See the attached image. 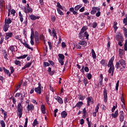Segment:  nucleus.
Returning a JSON list of instances; mask_svg holds the SVG:
<instances>
[{
    "label": "nucleus",
    "instance_id": "18",
    "mask_svg": "<svg viewBox=\"0 0 127 127\" xmlns=\"http://www.w3.org/2000/svg\"><path fill=\"white\" fill-rule=\"evenodd\" d=\"M8 28H9V25L7 24H4L3 27V30L5 32H6L7 30H8Z\"/></svg>",
    "mask_w": 127,
    "mask_h": 127
},
{
    "label": "nucleus",
    "instance_id": "2",
    "mask_svg": "<svg viewBox=\"0 0 127 127\" xmlns=\"http://www.w3.org/2000/svg\"><path fill=\"white\" fill-rule=\"evenodd\" d=\"M115 60V57H113L111 58L108 64V66L110 67L108 70L109 74L111 73V76H114V72H115V66H114V61Z\"/></svg>",
    "mask_w": 127,
    "mask_h": 127
},
{
    "label": "nucleus",
    "instance_id": "32",
    "mask_svg": "<svg viewBox=\"0 0 127 127\" xmlns=\"http://www.w3.org/2000/svg\"><path fill=\"white\" fill-rule=\"evenodd\" d=\"M81 7H82V4L77 5L74 7V9L75 10H76V11L79 10V9H80V8H81Z\"/></svg>",
    "mask_w": 127,
    "mask_h": 127
},
{
    "label": "nucleus",
    "instance_id": "19",
    "mask_svg": "<svg viewBox=\"0 0 127 127\" xmlns=\"http://www.w3.org/2000/svg\"><path fill=\"white\" fill-rule=\"evenodd\" d=\"M12 22V21H11V19H10V18H5V24H8L9 25V24H10V23Z\"/></svg>",
    "mask_w": 127,
    "mask_h": 127
},
{
    "label": "nucleus",
    "instance_id": "20",
    "mask_svg": "<svg viewBox=\"0 0 127 127\" xmlns=\"http://www.w3.org/2000/svg\"><path fill=\"white\" fill-rule=\"evenodd\" d=\"M31 63H27L22 68V70H25V69H26V68H29V67H30L31 66Z\"/></svg>",
    "mask_w": 127,
    "mask_h": 127
},
{
    "label": "nucleus",
    "instance_id": "45",
    "mask_svg": "<svg viewBox=\"0 0 127 127\" xmlns=\"http://www.w3.org/2000/svg\"><path fill=\"white\" fill-rule=\"evenodd\" d=\"M83 83L84 84L85 87L86 86H87V84H88V79L87 78H84L83 79Z\"/></svg>",
    "mask_w": 127,
    "mask_h": 127
},
{
    "label": "nucleus",
    "instance_id": "49",
    "mask_svg": "<svg viewBox=\"0 0 127 127\" xmlns=\"http://www.w3.org/2000/svg\"><path fill=\"white\" fill-rule=\"evenodd\" d=\"M119 54L120 56H123V55H124V50L122 49H120Z\"/></svg>",
    "mask_w": 127,
    "mask_h": 127
},
{
    "label": "nucleus",
    "instance_id": "60",
    "mask_svg": "<svg viewBox=\"0 0 127 127\" xmlns=\"http://www.w3.org/2000/svg\"><path fill=\"white\" fill-rule=\"evenodd\" d=\"M30 38H34V32L33 31L31 32Z\"/></svg>",
    "mask_w": 127,
    "mask_h": 127
},
{
    "label": "nucleus",
    "instance_id": "52",
    "mask_svg": "<svg viewBox=\"0 0 127 127\" xmlns=\"http://www.w3.org/2000/svg\"><path fill=\"white\" fill-rule=\"evenodd\" d=\"M51 20L53 22H55V21L56 20V17H55V16H54V15L52 16Z\"/></svg>",
    "mask_w": 127,
    "mask_h": 127
},
{
    "label": "nucleus",
    "instance_id": "21",
    "mask_svg": "<svg viewBox=\"0 0 127 127\" xmlns=\"http://www.w3.org/2000/svg\"><path fill=\"white\" fill-rule=\"evenodd\" d=\"M41 111L43 114L45 115L46 114V109H45V105L42 104L41 106Z\"/></svg>",
    "mask_w": 127,
    "mask_h": 127
},
{
    "label": "nucleus",
    "instance_id": "51",
    "mask_svg": "<svg viewBox=\"0 0 127 127\" xmlns=\"http://www.w3.org/2000/svg\"><path fill=\"white\" fill-rule=\"evenodd\" d=\"M0 124L2 127H5V123H4V121H1Z\"/></svg>",
    "mask_w": 127,
    "mask_h": 127
},
{
    "label": "nucleus",
    "instance_id": "9",
    "mask_svg": "<svg viewBox=\"0 0 127 127\" xmlns=\"http://www.w3.org/2000/svg\"><path fill=\"white\" fill-rule=\"evenodd\" d=\"M12 36H13V33H12V32L6 33L5 39V40H8V39H9V38H11Z\"/></svg>",
    "mask_w": 127,
    "mask_h": 127
},
{
    "label": "nucleus",
    "instance_id": "4",
    "mask_svg": "<svg viewBox=\"0 0 127 127\" xmlns=\"http://www.w3.org/2000/svg\"><path fill=\"white\" fill-rule=\"evenodd\" d=\"M14 38L15 39H18L19 40V41L22 43V44L24 45V46H25V47H26V48H28V49H30V50H31L32 51H33V48L30 47V46H29V45H28V44L26 43H23L22 42V39H20L19 38V35H16L14 36Z\"/></svg>",
    "mask_w": 127,
    "mask_h": 127
},
{
    "label": "nucleus",
    "instance_id": "63",
    "mask_svg": "<svg viewBox=\"0 0 127 127\" xmlns=\"http://www.w3.org/2000/svg\"><path fill=\"white\" fill-rule=\"evenodd\" d=\"M96 15L97 17H99V16H100V15H101V12H100V11H98V12L96 14Z\"/></svg>",
    "mask_w": 127,
    "mask_h": 127
},
{
    "label": "nucleus",
    "instance_id": "38",
    "mask_svg": "<svg viewBox=\"0 0 127 127\" xmlns=\"http://www.w3.org/2000/svg\"><path fill=\"white\" fill-rule=\"evenodd\" d=\"M46 101L48 105H50V103H49V95H47L46 96Z\"/></svg>",
    "mask_w": 127,
    "mask_h": 127
},
{
    "label": "nucleus",
    "instance_id": "23",
    "mask_svg": "<svg viewBox=\"0 0 127 127\" xmlns=\"http://www.w3.org/2000/svg\"><path fill=\"white\" fill-rule=\"evenodd\" d=\"M69 11H71V12H72L73 14H74V15H77L78 14V12L75 11L74 7L70 8Z\"/></svg>",
    "mask_w": 127,
    "mask_h": 127
},
{
    "label": "nucleus",
    "instance_id": "8",
    "mask_svg": "<svg viewBox=\"0 0 127 127\" xmlns=\"http://www.w3.org/2000/svg\"><path fill=\"white\" fill-rule=\"evenodd\" d=\"M104 100L105 103L108 102V91L106 89H104L103 91Z\"/></svg>",
    "mask_w": 127,
    "mask_h": 127
},
{
    "label": "nucleus",
    "instance_id": "44",
    "mask_svg": "<svg viewBox=\"0 0 127 127\" xmlns=\"http://www.w3.org/2000/svg\"><path fill=\"white\" fill-rule=\"evenodd\" d=\"M120 85V81L118 80L116 85V90L118 91L119 90V86Z\"/></svg>",
    "mask_w": 127,
    "mask_h": 127
},
{
    "label": "nucleus",
    "instance_id": "39",
    "mask_svg": "<svg viewBox=\"0 0 127 127\" xmlns=\"http://www.w3.org/2000/svg\"><path fill=\"white\" fill-rule=\"evenodd\" d=\"M58 60H59V63H60L61 65H62V66H63V65H64V60L58 59Z\"/></svg>",
    "mask_w": 127,
    "mask_h": 127
},
{
    "label": "nucleus",
    "instance_id": "31",
    "mask_svg": "<svg viewBox=\"0 0 127 127\" xmlns=\"http://www.w3.org/2000/svg\"><path fill=\"white\" fill-rule=\"evenodd\" d=\"M117 24L118 23L117 22L115 21L114 22L113 28L114 29L115 32L118 30V26H117Z\"/></svg>",
    "mask_w": 127,
    "mask_h": 127
},
{
    "label": "nucleus",
    "instance_id": "12",
    "mask_svg": "<svg viewBox=\"0 0 127 127\" xmlns=\"http://www.w3.org/2000/svg\"><path fill=\"white\" fill-rule=\"evenodd\" d=\"M54 98L57 102H58V103H59V104H63V99H62L61 97L56 95L54 97Z\"/></svg>",
    "mask_w": 127,
    "mask_h": 127
},
{
    "label": "nucleus",
    "instance_id": "26",
    "mask_svg": "<svg viewBox=\"0 0 127 127\" xmlns=\"http://www.w3.org/2000/svg\"><path fill=\"white\" fill-rule=\"evenodd\" d=\"M16 48V46H11L9 47V49L11 51V52H14L15 51V49Z\"/></svg>",
    "mask_w": 127,
    "mask_h": 127
},
{
    "label": "nucleus",
    "instance_id": "55",
    "mask_svg": "<svg viewBox=\"0 0 127 127\" xmlns=\"http://www.w3.org/2000/svg\"><path fill=\"white\" fill-rule=\"evenodd\" d=\"M48 43L49 44L50 49V50L52 49V48H53V47H52V44L51 43V42H48Z\"/></svg>",
    "mask_w": 127,
    "mask_h": 127
},
{
    "label": "nucleus",
    "instance_id": "6",
    "mask_svg": "<svg viewBox=\"0 0 127 127\" xmlns=\"http://www.w3.org/2000/svg\"><path fill=\"white\" fill-rule=\"evenodd\" d=\"M86 100L87 102V106H90L91 105L94 104V99H93V97L90 96L87 98Z\"/></svg>",
    "mask_w": 127,
    "mask_h": 127
},
{
    "label": "nucleus",
    "instance_id": "3",
    "mask_svg": "<svg viewBox=\"0 0 127 127\" xmlns=\"http://www.w3.org/2000/svg\"><path fill=\"white\" fill-rule=\"evenodd\" d=\"M23 111V107L21 103H18L17 108V115L19 117V119L22 117V111Z\"/></svg>",
    "mask_w": 127,
    "mask_h": 127
},
{
    "label": "nucleus",
    "instance_id": "17",
    "mask_svg": "<svg viewBox=\"0 0 127 127\" xmlns=\"http://www.w3.org/2000/svg\"><path fill=\"white\" fill-rule=\"evenodd\" d=\"M29 18L31 20H36V19H39V16H36L34 15H30Z\"/></svg>",
    "mask_w": 127,
    "mask_h": 127
},
{
    "label": "nucleus",
    "instance_id": "47",
    "mask_svg": "<svg viewBox=\"0 0 127 127\" xmlns=\"http://www.w3.org/2000/svg\"><path fill=\"white\" fill-rule=\"evenodd\" d=\"M14 63L16 65H20L21 64V62H20V61H17V60L15 61Z\"/></svg>",
    "mask_w": 127,
    "mask_h": 127
},
{
    "label": "nucleus",
    "instance_id": "40",
    "mask_svg": "<svg viewBox=\"0 0 127 127\" xmlns=\"http://www.w3.org/2000/svg\"><path fill=\"white\" fill-rule=\"evenodd\" d=\"M38 125V121L36 119L34 121L32 127H35V126Z\"/></svg>",
    "mask_w": 127,
    "mask_h": 127
},
{
    "label": "nucleus",
    "instance_id": "37",
    "mask_svg": "<svg viewBox=\"0 0 127 127\" xmlns=\"http://www.w3.org/2000/svg\"><path fill=\"white\" fill-rule=\"evenodd\" d=\"M83 36L86 37V39L88 40V39H89V33H88V32H85Z\"/></svg>",
    "mask_w": 127,
    "mask_h": 127
},
{
    "label": "nucleus",
    "instance_id": "61",
    "mask_svg": "<svg viewBox=\"0 0 127 127\" xmlns=\"http://www.w3.org/2000/svg\"><path fill=\"white\" fill-rule=\"evenodd\" d=\"M44 64L45 67H46V66H50V64L47 62H44Z\"/></svg>",
    "mask_w": 127,
    "mask_h": 127
},
{
    "label": "nucleus",
    "instance_id": "50",
    "mask_svg": "<svg viewBox=\"0 0 127 127\" xmlns=\"http://www.w3.org/2000/svg\"><path fill=\"white\" fill-rule=\"evenodd\" d=\"M28 123V118H26L24 127H27V123Z\"/></svg>",
    "mask_w": 127,
    "mask_h": 127
},
{
    "label": "nucleus",
    "instance_id": "57",
    "mask_svg": "<svg viewBox=\"0 0 127 127\" xmlns=\"http://www.w3.org/2000/svg\"><path fill=\"white\" fill-rule=\"evenodd\" d=\"M0 81H1L2 83H4V82L5 81L4 78L2 76H0Z\"/></svg>",
    "mask_w": 127,
    "mask_h": 127
},
{
    "label": "nucleus",
    "instance_id": "42",
    "mask_svg": "<svg viewBox=\"0 0 127 127\" xmlns=\"http://www.w3.org/2000/svg\"><path fill=\"white\" fill-rule=\"evenodd\" d=\"M123 22L125 26L127 25V15H126V18H125L124 19Z\"/></svg>",
    "mask_w": 127,
    "mask_h": 127
},
{
    "label": "nucleus",
    "instance_id": "59",
    "mask_svg": "<svg viewBox=\"0 0 127 127\" xmlns=\"http://www.w3.org/2000/svg\"><path fill=\"white\" fill-rule=\"evenodd\" d=\"M97 25H98V24H97V22H94L92 24V27H93V28H96V27H97Z\"/></svg>",
    "mask_w": 127,
    "mask_h": 127
},
{
    "label": "nucleus",
    "instance_id": "35",
    "mask_svg": "<svg viewBox=\"0 0 127 127\" xmlns=\"http://www.w3.org/2000/svg\"><path fill=\"white\" fill-rule=\"evenodd\" d=\"M100 64H101V65H102L103 66H105V65H107V62L105 60H102L100 62Z\"/></svg>",
    "mask_w": 127,
    "mask_h": 127
},
{
    "label": "nucleus",
    "instance_id": "13",
    "mask_svg": "<svg viewBox=\"0 0 127 127\" xmlns=\"http://www.w3.org/2000/svg\"><path fill=\"white\" fill-rule=\"evenodd\" d=\"M27 110L28 112H29L30 111H33V110H34V105L32 104H28Z\"/></svg>",
    "mask_w": 127,
    "mask_h": 127
},
{
    "label": "nucleus",
    "instance_id": "34",
    "mask_svg": "<svg viewBox=\"0 0 127 127\" xmlns=\"http://www.w3.org/2000/svg\"><path fill=\"white\" fill-rule=\"evenodd\" d=\"M27 57V55H24L20 57H17V59H24Z\"/></svg>",
    "mask_w": 127,
    "mask_h": 127
},
{
    "label": "nucleus",
    "instance_id": "54",
    "mask_svg": "<svg viewBox=\"0 0 127 127\" xmlns=\"http://www.w3.org/2000/svg\"><path fill=\"white\" fill-rule=\"evenodd\" d=\"M10 70L11 74H12L13 73V72H14V68H13V66H11L10 67Z\"/></svg>",
    "mask_w": 127,
    "mask_h": 127
},
{
    "label": "nucleus",
    "instance_id": "46",
    "mask_svg": "<svg viewBox=\"0 0 127 127\" xmlns=\"http://www.w3.org/2000/svg\"><path fill=\"white\" fill-rule=\"evenodd\" d=\"M57 7H59V8H61V9H62L63 10L64 9L63 8V7H62V5H61V4H60V3L58 2L57 3Z\"/></svg>",
    "mask_w": 127,
    "mask_h": 127
},
{
    "label": "nucleus",
    "instance_id": "10",
    "mask_svg": "<svg viewBox=\"0 0 127 127\" xmlns=\"http://www.w3.org/2000/svg\"><path fill=\"white\" fill-rule=\"evenodd\" d=\"M83 103L82 101H79L76 103L75 106L73 107V109H75V108H78V109H81L82 106H83Z\"/></svg>",
    "mask_w": 127,
    "mask_h": 127
},
{
    "label": "nucleus",
    "instance_id": "5",
    "mask_svg": "<svg viewBox=\"0 0 127 127\" xmlns=\"http://www.w3.org/2000/svg\"><path fill=\"white\" fill-rule=\"evenodd\" d=\"M23 9L25 13H31V12L33 11L32 8L30 7L29 4L28 3H27V5L24 7Z\"/></svg>",
    "mask_w": 127,
    "mask_h": 127
},
{
    "label": "nucleus",
    "instance_id": "22",
    "mask_svg": "<svg viewBox=\"0 0 127 127\" xmlns=\"http://www.w3.org/2000/svg\"><path fill=\"white\" fill-rule=\"evenodd\" d=\"M0 6L1 7H5V1L4 0H0Z\"/></svg>",
    "mask_w": 127,
    "mask_h": 127
},
{
    "label": "nucleus",
    "instance_id": "27",
    "mask_svg": "<svg viewBox=\"0 0 127 127\" xmlns=\"http://www.w3.org/2000/svg\"><path fill=\"white\" fill-rule=\"evenodd\" d=\"M122 29L124 32V35L127 38V29L125 27H123Z\"/></svg>",
    "mask_w": 127,
    "mask_h": 127
},
{
    "label": "nucleus",
    "instance_id": "41",
    "mask_svg": "<svg viewBox=\"0 0 127 127\" xmlns=\"http://www.w3.org/2000/svg\"><path fill=\"white\" fill-rule=\"evenodd\" d=\"M83 33H79V38L80 39H84V34Z\"/></svg>",
    "mask_w": 127,
    "mask_h": 127
},
{
    "label": "nucleus",
    "instance_id": "64",
    "mask_svg": "<svg viewBox=\"0 0 127 127\" xmlns=\"http://www.w3.org/2000/svg\"><path fill=\"white\" fill-rule=\"evenodd\" d=\"M31 102L33 103V104H35L36 105H37V102L34 99H31Z\"/></svg>",
    "mask_w": 127,
    "mask_h": 127
},
{
    "label": "nucleus",
    "instance_id": "11",
    "mask_svg": "<svg viewBox=\"0 0 127 127\" xmlns=\"http://www.w3.org/2000/svg\"><path fill=\"white\" fill-rule=\"evenodd\" d=\"M97 11H100V8L98 7H93L91 11V13L92 14H95Z\"/></svg>",
    "mask_w": 127,
    "mask_h": 127
},
{
    "label": "nucleus",
    "instance_id": "14",
    "mask_svg": "<svg viewBox=\"0 0 127 127\" xmlns=\"http://www.w3.org/2000/svg\"><path fill=\"white\" fill-rule=\"evenodd\" d=\"M118 116H119V110L116 111L115 113L111 114V117L113 119H117V118H118Z\"/></svg>",
    "mask_w": 127,
    "mask_h": 127
},
{
    "label": "nucleus",
    "instance_id": "16",
    "mask_svg": "<svg viewBox=\"0 0 127 127\" xmlns=\"http://www.w3.org/2000/svg\"><path fill=\"white\" fill-rule=\"evenodd\" d=\"M35 91L37 94L40 95L41 94V87L40 85H39L38 87L36 88Z\"/></svg>",
    "mask_w": 127,
    "mask_h": 127
},
{
    "label": "nucleus",
    "instance_id": "62",
    "mask_svg": "<svg viewBox=\"0 0 127 127\" xmlns=\"http://www.w3.org/2000/svg\"><path fill=\"white\" fill-rule=\"evenodd\" d=\"M15 10L12 9L11 11V14H12L13 15H14V14H15Z\"/></svg>",
    "mask_w": 127,
    "mask_h": 127
},
{
    "label": "nucleus",
    "instance_id": "43",
    "mask_svg": "<svg viewBox=\"0 0 127 127\" xmlns=\"http://www.w3.org/2000/svg\"><path fill=\"white\" fill-rule=\"evenodd\" d=\"M99 109H100V103H98L97 104V106L95 108V112H96V113H98V112H99Z\"/></svg>",
    "mask_w": 127,
    "mask_h": 127
},
{
    "label": "nucleus",
    "instance_id": "24",
    "mask_svg": "<svg viewBox=\"0 0 127 127\" xmlns=\"http://www.w3.org/2000/svg\"><path fill=\"white\" fill-rule=\"evenodd\" d=\"M79 45H82L83 47H85V46H87V43L85 41H81L79 42Z\"/></svg>",
    "mask_w": 127,
    "mask_h": 127
},
{
    "label": "nucleus",
    "instance_id": "36",
    "mask_svg": "<svg viewBox=\"0 0 127 127\" xmlns=\"http://www.w3.org/2000/svg\"><path fill=\"white\" fill-rule=\"evenodd\" d=\"M57 11L60 15H64V13L59 8H57Z\"/></svg>",
    "mask_w": 127,
    "mask_h": 127
},
{
    "label": "nucleus",
    "instance_id": "48",
    "mask_svg": "<svg viewBox=\"0 0 127 127\" xmlns=\"http://www.w3.org/2000/svg\"><path fill=\"white\" fill-rule=\"evenodd\" d=\"M124 49H125V51H127V39H126V40H125Z\"/></svg>",
    "mask_w": 127,
    "mask_h": 127
},
{
    "label": "nucleus",
    "instance_id": "28",
    "mask_svg": "<svg viewBox=\"0 0 127 127\" xmlns=\"http://www.w3.org/2000/svg\"><path fill=\"white\" fill-rule=\"evenodd\" d=\"M3 71L4 73H6L7 75H8L9 77H10V73H9V70L5 68V67H3Z\"/></svg>",
    "mask_w": 127,
    "mask_h": 127
},
{
    "label": "nucleus",
    "instance_id": "56",
    "mask_svg": "<svg viewBox=\"0 0 127 127\" xmlns=\"http://www.w3.org/2000/svg\"><path fill=\"white\" fill-rule=\"evenodd\" d=\"M86 30V27H82V28L81 29V31H80V33H83L85 32V31Z\"/></svg>",
    "mask_w": 127,
    "mask_h": 127
},
{
    "label": "nucleus",
    "instance_id": "25",
    "mask_svg": "<svg viewBox=\"0 0 127 127\" xmlns=\"http://www.w3.org/2000/svg\"><path fill=\"white\" fill-rule=\"evenodd\" d=\"M67 112L66 111H63L61 113V116L63 119H65V118L67 117Z\"/></svg>",
    "mask_w": 127,
    "mask_h": 127
},
{
    "label": "nucleus",
    "instance_id": "7",
    "mask_svg": "<svg viewBox=\"0 0 127 127\" xmlns=\"http://www.w3.org/2000/svg\"><path fill=\"white\" fill-rule=\"evenodd\" d=\"M120 121L121 123H123L125 121V113L124 111H121L120 112Z\"/></svg>",
    "mask_w": 127,
    "mask_h": 127
},
{
    "label": "nucleus",
    "instance_id": "33",
    "mask_svg": "<svg viewBox=\"0 0 127 127\" xmlns=\"http://www.w3.org/2000/svg\"><path fill=\"white\" fill-rule=\"evenodd\" d=\"M58 56H59V59H62V60H64L65 59V56H64V55H63V54H59V55H58Z\"/></svg>",
    "mask_w": 127,
    "mask_h": 127
},
{
    "label": "nucleus",
    "instance_id": "58",
    "mask_svg": "<svg viewBox=\"0 0 127 127\" xmlns=\"http://www.w3.org/2000/svg\"><path fill=\"white\" fill-rule=\"evenodd\" d=\"M30 43L31 45H34V38H30Z\"/></svg>",
    "mask_w": 127,
    "mask_h": 127
},
{
    "label": "nucleus",
    "instance_id": "15",
    "mask_svg": "<svg viewBox=\"0 0 127 127\" xmlns=\"http://www.w3.org/2000/svg\"><path fill=\"white\" fill-rule=\"evenodd\" d=\"M1 114H3V115H4V120L5 121V120H6V118H7V112H6L5 111H4V110L1 109Z\"/></svg>",
    "mask_w": 127,
    "mask_h": 127
},
{
    "label": "nucleus",
    "instance_id": "1",
    "mask_svg": "<svg viewBox=\"0 0 127 127\" xmlns=\"http://www.w3.org/2000/svg\"><path fill=\"white\" fill-rule=\"evenodd\" d=\"M116 66L117 69H119L120 71H124L127 66V63H126V61L123 59L120 60L118 62L116 63Z\"/></svg>",
    "mask_w": 127,
    "mask_h": 127
},
{
    "label": "nucleus",
    "instance_id": "29",
    "mask_svg": "<svg viewBox=\"0 0 127 127\" xmlns=\"http://www.w3.org/2000/svg\"><path fill=\"white\" fill-rule=\"evenodd\" d=\"M52 34L53 35L54 38H56V39H57V35L56 34V30L55 29L53 30L52 35Z\"/></svg>",
    "mask_w": 127,
    "mask_h": 127
},
{
    "label": "nucleus",
    "instance_id": "30",
    "mask_svg": "<svg viewBox=\"0 0 127 127\" xmlns=\"http://www.w3.org/2000/svg\"><path fill=\"white\" fill-rule=\"evenodd\" d=\"M91 53H92V55L93 59H96V58H97V56H96V53H95V51H94V49H92L91 50Z\"/></svg>",
    "mask_w": 127,
    "mask_h": 127
},
{
    "label": "nucleus",
    "instance_id": "53",
    "mask_svg": "<svg viewBox=\"0 0 127 127\" xmlns=\"http://www.w3.org/2000/svg\"><path fill=\"white\" fill-rule=\"evenodd\" d=\"M68 102H69V99H68V97H65L64 99V103L67 104Z\"/></svg>",
    "mask_w": 127,
    "mask_h": 127
}]
</instances>
